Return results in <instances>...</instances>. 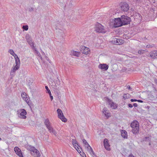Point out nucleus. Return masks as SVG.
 Here are the masks:
<instances>
[{"mask_svg": "<svg viewBox=\"0 0 157 157\" xmlns=\"http://www.w3.org/2000/svg\"><path fill=\"white\" fill-rule=\"evenodd\" d=\"M121 11L122 12H127L129 10L128 5L126 2L121 3L120 7Z\"/></svg>", "mask_w": 157, "mask_h": 157, "instance_id": "nucleus-7", "label": "nucleus"}, {"mask_svg": "<svg viewBox=\"0 0 157 157\" xmlns=\"http://www.w3.org/2000/svg\"><path fill=\"white\" fill-rule=\"evenodd\" d=\"M80 51L82 54L87 55L90 52V49L85 46H81L80 47Z\"/></svg>", "mask_w": 157, "mask_h": 157, "instance_id": "nucleus-8", "label": "nucleus"}, {"mask_svg": "<svg viewBox=\"0 0 157 157\" xmlns=\"http://www.w3.org/2000/svg\"><path fill=\"white\" fill-rule=\"evenodd\" d=\"M133 105L135 107H137L138 106L137 104L136 103H134Z\"/></svg>", "mask_w": 157, "mask_h": 157, "instance_id": "nucleus-45", "label": "nucleus"}, {"mask_svg": "<svg viewBox=\"0 0 157 157\" xmlns=\"http://www.w3.org/2000/svg\"><path fill=\"white\" fill-rule=\"evenodd\" d=\"M72 140V143L74 146V144H77L78 145V142L75 140L73 139Z\"/></svg>", "mask_w": 157, "mask_h": 157, "instance_id": "nucleus-36", "label": "nucleus"}, {"mask_svg": "<svg viewBox=\"0 0 157 157\" xmlns=\"http://www.w3.org/2000/svg\"><path fill=\"white\" fill-rule=\"evenodd\" d=\"M19 68V66H18L17 65H15V67H14L12 69L11 72V75H14V73L15 72V71L18 70Z\"/></svg>", "mask_w": 157, "mask_h": 157, "instance_id": "nucleus-20", "label": "nucleus"}, {"mask_svg": "<svg viewBox=\"0 0 157 157\" xmlns=\"http://www.w3.org/2000/svg\"><path fill=\"white\" fill-rule=\"evenodd\" d=\"M104 145L105 147V149L109 151L110 150L109 147L110 145L109 143V141L107 139H105L103 141Z\"/></svg>", "mask_w": 157, "mask_h": 157, "instance_id": "nucleus-14", "label": "nucleus"}, {"mask_svg": "<svg viewBox=\"0 0 157 157\" xmlns=\"http://www.w3.org/2000/svg\"><path fill=\"white\" fill-rule=\"evenodd\" d=\"M57 112L58 113V117L62 121L64 122H66L67 120L63 115L62 110L60 109H58L57 110Z\"/></svg>", "mask_w": 157, "mask_h": 157, "instance_id": "nucleus-6", "label": "nucleus"}, {"mask_svg": "<svg viewBox=\"0 0 157 157\" xmlns=\"http://www.w3.org/2000/svg\"><path fill=\"white\" fill-rule=\"evenodd\" d=\"M44 124L46 127H47L50 125V122L48 119H46L45 120Z\"/></svg>", "mask_w": 157, "mask_h": 157, "instance_id": "nucleus-25", "label": "nucleus"}, {"mask_svg": "<svg viewBox=\"0 0 157 157\" xmlns=\"http://www.w3.org/2000/svg\"><path fill=\"white\" fill-rule=\"evenodd\" d=\"M154 46V45L153 44H152V45L149 44V45H147L146 46V47L147 48H151L153 47Z\"/></svg>", "mask_w": 157, "mask_h": 157, "instance_id": "nucleus-35", "label": "nucleus"}, {"mask_svg": "<svg viewBox=\"0 0 157 157\" xmlns=\"http://www.w3.org/2000/svg\"><path fill=\"white\" fill-rule=\"evenodd\" d=\"M133 2H135L136 4L139 5L143 2V0H133Z\"/></svg>", "mask_w": 157, "mask_h": 157, "instance_id": "nucleus-27", "label": "nucleus"}, {"mask_svg": "<svg viewBox=\"0 0 157 157\" xmlns=\"http://www.w3.org/2000/svg\"><path fill=\"white\" fill-rule=\"evenodd\" d=\"M149 145H151V142H150V141H149Z\"/></svg>", "mask_w": 157, "mask_h": 157, "instance_id": "nucleus-50", "label": "nucleus"}, {"mask_svg": "<svg viewBox=\"0 0 157 157\" xmlns=\"http://www.w3.org/2000/svg\"><path fill=\"white\" fill-rule=\"evenodd\" d=\"M153 59H157V50H154L151 51L149 54L147 55V56H149Z\"/></svg>", "mask_w": 157, "mask_h": 157, "instance_id": "nucleus-10", "label": "nucleus"}, {"mask_svg": "<svg viewBox=\"0 0 157 157\" xmlns=\"http://www.w3.org/2000/svg\"><path fill=\"white\" fill-rule=\"evenodd\" d=\"M45 88L46 90L48 91V93L49 94H50L51 92L49 89L48 88V87L47 86H46Z\"/></svg>", "mask_w": 157, "mask_h": 157, "instance_id": "nucleus-37", "label": "nucleus"}, {"mask_svg": "<svg viewBox=\"0 0 157 157\" xmlns=\"http://www.w3.org/2000/svg\"><path fill=\"white\" fill-rule=\"evenodd\" d=\"M14 151L16 154L20 157H23L21 151L18 147H15L14 148Z\"/></svg>", "mask_w": 157, "mask_h": 157, "instance_id": "nucleus-12", "label": "nucleus"}, {"mask_svg": "<svg viewBox=\"0 0 157 157\" xmlns=\"http://www.w3.org/2000/svg\"><path fill=\"white\" fill-rule=\"evenodd\" d=\"M151 138L149 137H145L143 139V141H149L151 140Z\"/></svg>", "mask_w": 157, "mask_h": 157, "instance_id": "nucleus-29", "label": "nucleus"}, {"mask_svg": "<svg viewBox=\"0 0 157 157\" xmlns=\"http://www.w3.org/2000/svg\"><path fill=\"white\" fill-rule=\"evenodd\" d=\"M9 53L13 56L17 57V55L15 54L13 51L12 49H10L9 51Z\"/></svg>", "mask_w": 157, "mask_h": 157, "instance_id": "nucleus-28", "label": "nucleus"}, {"mask_svg": "<svg viewBox=\"0 0 157 157\" xmlns=\"http://www.w3.org/2000/svg\"><path fill=\"white\" fill-rule=\"evenodd\" d=\"M21 96L22 98H26L27 95L26 94V93L25 92L22 93L21 94Z\"/></svg>", "mask_w": 157, "mask_h": 157, "instance_id": "nucleus-33", "label": "nucleus"}, {"mask_svg": "<svg viewBox=\"0 0 157 157\" xmlns=\"http://www.w3.org/2000/svg\"><path fill=\"white\" fill-rule=\"evenodd\" d=\"M147 52L146 50H140L138 51V53L140 55H142L145 53V52Z\"/></svg>", "mask_w": 157, "mask_h": 157, "instance_id": "nucleus-30", "label": "nucleus"}, {"mask_svg": "<svg viewBox=\"0 0 157 157\" xmlns=\"http://www.w3.org/2000/svg\"><path fill=\"white\" fill-rule=\"evenodd\" d=\"M2 140V139L1 138H0V141H1Z\"/></svg>", "mask_w": 157, "mask_h": 157, "instance_id": "nucleus-51", "label": "nucleus"}, {"mask_svg": "<svg viewBox=\"0 0 157 157\" xmlns=\"http://www.w3.org/2000/svg\"><path fill=\"white\" fill-rule=\"evenodd\" d=\"M128 107L130 108H132L133 107V105L130 104H128Z\"/></svg>", "mask_w": 157, "mask_h": 157, "instance_id": "nucleus-44", "label": "nucleus"}, {"mask_svg": "<svg viewBox=\"0 0 157 157\" xmlns=\"http://www.w3.org/2000/svg\"><path fill=\"white\" fill-rule=\"evenodd\" d=\"M107 101L109 103V105L110 106L111 108L113 109H116L117 107V104L113 102L112 100L109 98L107 99Z\"/></svg>", "mask_w": 157, "mask_h": 157, "instance_id": "nucleus-9", "label": "nucleus"}, {"mask_svg": "<svg viewBox=\"0 0 157 157\" xmlns=\"http://www.w3.org/2000/svg\"><path fill=\"white\" fill-rule=\"evenodd\" d=\"M18 114L19 113V117L21 119H25L26 118V111L24 109H20L17 111Z\"/></svg>", "mask_w": 157, "mask_h": 157, "instance_id": "nucleus-5", "label": "nucleus"}, {"mask_svg": "<svg viewBox=\"0 0 157 157\" xmlns=\"http://www.w3.org/2000/svg\"><path fill=\"white\" fill-rule=\"evenodd\" d=\"M14 58L15 59V63L16 64V65H17L18 66H20V61L19 58L17 56V57L14 56Z\"/></svg>", "mask_w": 157, "mask_h": 157, "instance_id": "nucleus-22", "label": "nucleus"}, {"mask_svg": "<svg viewBox=\"0 0 157 157\" xmlns=\"http://www.w3.org/2000/svg\"><path fill=\"white\" fill-rule=\"evenodd\" d=\"M129 157H135L131 153V154H130L129 155Z\"/></svg>", "mask_w": 157, "mask_h": 157, "instance_id": "nucleus-49", "label": "nucleus"}, {"mask_svg": "<svg viewBox=\"0 0 157 157\" xmlns=\"http://www.w3.org/2000/svg\"><path fill=\"white\" fill-rule=\"evenodd\" d=\"M121 136L124 138H127L128 135L127 132L125 130H122L121 131Z\"/></svg>", "mask_w": 157, "mask_h": 157, "instance_id": "nucleus-19", "label": "nucleus"}, {"mask_svg": "<svg viewBox=\"0 0 157 157\" xmlns=\"http://www.w3.org/2000/svg\"><path fill=\"white\" fill-rule=\"evenodd\" d=\"M26 39L27 42L30 45V46L31 47H32V48H34V42H33V41L31 39V38H29Z\"/></svg>", "mask_w": 157, "mask_h": 157, "instance_id": "nucleus-18", "label": "nucleus"}, {"mask_svg": "<svg viewBox=\"0 0 157 157\" xmlns=\"http://www.w3.org/2000/svg\"><path fill=\"white\" fill-rule=\"evenodd\" d=\"M113 22L114 26L115 28L121 26L123 25L121 20V17L115 18Z\"/></svg>", "mask_w": 157, "mask_h": 157, "instance_id": "nucleus-4", "label": "nucleus"}, {"mask_svg": "<svg viewBox=\"0 0 157 157\" xmlns=\"http://www.w3.org/2000/svg\"><path fill=\"white\" fill-rule=\"evenodd\" d=\"M57 95L58 96V98L59 99V100H60V98H60V96H59L60 95V93H57Z\"/></svg>", "mask_w": 157, "mask_h": 157, "instance_id": "nucleus-43", "label": "nucleus"}, {"mask_svg": "<svg viewBox=\"0 0 157 157\" xmlns=\"http://www.w3.org/2000/svg\"><path fill=\"white\" fill-rule=\"evenodd\" d=\"M137 100L135 99H131V101L132 102L137 101Z\"/></svg>", "mask_w": 157, "mask_h": 157, "instance_id": "nucleus-41", "label": "nucleus"}, {"mask_svg": "<svg viewBox=\"0 0 157 157\" xmlns=\"http://www.w3.org/2000/svg\"><path fill=\"white\" fill-rule=\"evenodd\" d=\"M121 20L123 25L129 24L131 21V19L130 17L125 15H123L121 16Z\"/></svg>", "mask_w": 157, "mask_h": 157, "instance_id": "nucleus-3", "label": "nucleus"}, {"mask_svg": "<svg viewBox=\"0 0 157 157\" xmlns=\"http://www.w3.org/2000/svg\"><path fill=\"white\" fill-rule=\"evenodd\" d=\"M78 145H77V144H74V147H75V148L77 150V147L78 148Z\"/></svg>", "mask_w": 157, "mask_h": 157, "instance_id": "nucleus-42", "label": "nucleus"}, {"mask_svg": "<svg viewBox=\"0 0 157 157\" xmlns=\"http://www.w3.org/2000/svg\"><path fill=\"white\" fill-rule=\"evenodd\" d=\"M80 52L76 51H73L72 52V55L73 56L78 57L80 55Z\"/></svg>", "mask_w": 157, "mask_h": 157, "instance_id": "nucleus-24", "label": "nucleus"}, {"mask_svg": "<svg viewBox=\"0 0 157 157\" xmlns=\"http://www.w3.org/2000/svg\"><path fill=\"white\" fill-rule=\"evenodd\" d=\"M137 101L138 102H141V103H142L143 102V101L141 100H137Z\"/></svg>", "mask_w": 157, "mask_h": 157, "instance_id": "nucleus-47", "label": "nucleus"}, {"mask_svg": "<svg viewBox=\"0 0 157 157\" xmlns=\"http://www.w3.org/2000/svg\"><path fill=\"white\" fill-rule=\"evenodd\" d=\"M25 148L28 150L32 152L33 150H35V147L30 145H27L25 146Z\"/></svg>", "mask_w": 157, "mask_h": 157, "instance_id": "nucleus-21", "label": "nucleus"}, {"mask_svg": "<svg viewBox=\"0 0 157 157\" xmlns=\"http://www.w3.org/2000/svg\"><path fill=\"white\" fill-rule=\"evenodd\" d=\"M134 19H140V20L142 18L140 14L139 13H136L134 15Z\"/></svg>", "mask_w": 157, "mask_h": 157, "instance_id": "nucleus-23", "label": "nucleus"}, {"mask_svg": "<svg viewBox=\"0 0 157 157\" xmlns=\"http://www.w3.org/2000/svg\"><path fill=\"white\" fill-rule=\"evenodd\" d=\"M102 112L107 118L110 116V113H109L108 110L105 107L103 109Z\"/></svg>", "mask_w": 157, "mask_h": 157, "instance_id": "nucleus-16", "label": "nucleus"}, {"mask_svg": "<svg viewBox=\"0 0 157 157\" xmlns=\"http://www.w3.org/2000/svg\"><path fill=\"white\" fill-rule=\"evenodd\" d=\"M101 24L97 23L95 25V31L97 33H105L106 31Z\"/></svg>", "mask_w": 157, "mask_h": 157, "instance_id": "nucleus-2", "label": "nucleus"}, {"mask_svg": "<svg viewBox=\"0 0 157 157\" xmlns=\"http://www.w3.org/2000/svg\"><path fill=\"white\" fill-rule=\"evenodd\" d=\"M127 88L129 90H131L132 88L130 87L129 85H127L126 86Z\"/></svg>", "mask_w": 157, "mask_h": 157, "instance_id": "nucleus-39", "label": "nucleus"}, {"mask_svg": "<svg viewBox=\"0 0 157 157\" xmlns=\"http://www.w3.org/2000/svg\"><path fill=\"white\" fill-rule=\"evenodd\" d=\"M123 98L124 99H127L129 98V94H124L123 96Z\"/></svg>", "mask_w": 157, "mask_h": 157, "instance_id": "nucleus-32", "label": "nucleus"}, {"mask_svg": "<svg viewBox=\"0 0 157 157\" xmlns=\"http://www.w3.org/2000/svg\"><path fill=\"white\" fill-rule=\"evenodd\" d=\"M49 94V95H50L51 100L52 101V100L53 99V96H52V95H51L52 94H51V93H50V94Z\"/></svg>", "mask_w": 157, "mask_h": 157, "instance_id": "nucleus-40", "label": "nucleus"}, {"mask_svg": "<svg viewBox=\"0 0 157 157\" xmlns=\"http://www.w3.org/2000/svg\"><path fill=\"white\" fill-rule=\"evenodd\" d=\"M47 128L48 129V131L50 133H52L55 136H56L57 133L53 128L51 126V125L48 126Z\"/></svg>", "mask_w": 157, "mask_h": 157, "instance_id": "nucleus-17", "label": "nucleus"}, {"mask_svg": "<svg viewBox=\"0 0 157 157\" xmlns=\"http://www.w3.org/2000/svg\"><path fill=\"white\" fill-rule=\"evenodd\" d=\"M25 101L26 102L28 103V104L29 105L30 104V102L29 101V100H28V98L26 97V98H25Z\"/></svg>", "mask_w": 157, "mask_h": 157, "instance_id": "nucleus-38", "label": "nucleus"}, {"mask_svg": "<svg viewBox=\"0 0 157 157\" xmlns=\"http://www.w3.org/2000/svg\"><path fill=\"white\" fill-rule=\"evenodd\" d=\"M82 141L85 145H87V146H88V147H90V148L91 149V147L90 146L88 143L85 139H83Z\"/></svg>", "mask_w": 157, "mask_h": 157, "instance_id": "nucleus-31", "label": "nucleus"}, {"mask_svg": "<svg viewBox=\"0 0 157 157\" xmlns=\"http://www.w3.org/2000/svg\"><path fill=\"white\" fill-rule=\"evenodd\" d=\"M130 126L132 128V131L133 134H136L139 132V124L136 120L133 121L130 124Z\"/></svg>", "mask_w": 157, "mask_h": 157, "instance_id": "nucleus-1", "label": "nucleus"}, {"mask_svg": "<svg viewBox=\"0 0 157 157\" xmlns=\"http://www.w3.org/2000/svg\"><path fill=\"white\" fill-rule=\"evenodd\" d=\"M33 48L34 50L36 52V53H38V52L37 51L36 48H35V47Z\"/></svg>", "mask_w": 157, "mask_h": 157, "instance_id": "nucleus-46", "label": "nucleus"}, {"mask_svg": "<svg viewBox=\"0 0 157 157\" xmlns=\"http://www.w3.org/2000/svg\"><path fill=\"white\" fill-rule=\"evenodd\" d=\"M113 41L116 45L121 44L124 42V40L122 39L116 38H114Z\"/></svg>", "mask_w": 157, "mask_h": 157, "instance_id": "nucleus-13", "label": "nucleus"}, {"mask_svg": "<svg viewBox=\"0 0 157 157\" xmlns=\"http://www.w3.org/2000/svg\"><path fill=\"white\" fill-rule=\"evenodd\" d=\"M87 145H86L85 146L86 147V148H87L88 150L89 151V152L91 153H92L93 155H94L95 154L92 148H91V149H90V147H88V146H87Z\"/></svg>", "mask_w": 157, "mask_h": 157, "instance_id": "nucleus-26", "label": "nucleus"}, {"mask_svg": "<svg viewBox=\"0 0 157 157\" xmlns=\"http://www.w3.org/2000/svg\"><path fill=\"white\" fill-rule=\"evenodd\" d=\"M98 67L101 69L106 71L108 69L109 66L106 64H100L99 65Z\"/></svg>", "mask_w": 157, "mask_h": 157, "instance_id": "nucleus-15", "label": "nucleus"}, {"mask_svg": "<svg viewBox=\"0 0 157 157\" xmlns=\"http://www.w3.org/2000/svg\"><path fill=\"white\" fill-rule=\"evenodd\" d=\"M33 8H30L29 9V11H32L33 10Z\"/></svg>", "mask_w": 157, "mask_h": 157, "instance_id": "nucleus-48", "label": "nucleus"}, {"mask_svg": "<svg viewBox=\"0 0 157 157\" xmlns=\"http://www.w3.org/2000/svg\"><path fill=\"white\" fill-rule=\"evenodd\" d=\"M28 26L27 25H23L22 28L25 31H27L28 29Z\"/></svg>", "mask_w": 157, "mask_h": 157, "instance_id": "nucleus-34", "label": "nucleus"}, {"mask_svg": "<svg viewBox=\"0 0 157 157\" xmlns=\"http://www.w3.org/2000/svg\"><path fill=\"white\" fill-rule=\"evenodd\" d=\"M31 154L34 157H40V154L39 151L35 147V150L32 152H31Z\"/></svg>", "mask_w": 157, "mask_h": 157, "instance_id": "nucleus-11", "label": "nucleus"}]
</instances>
